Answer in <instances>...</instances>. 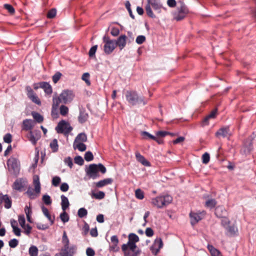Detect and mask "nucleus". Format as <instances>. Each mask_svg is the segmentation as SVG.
I'll return each mask as SVG.
<instances>
[{
	"mask_svg": "<svg viewBox=\"0 0 256 256\" xmlns=\"http://www.w3.org/2000/svg\"><path fill=\"white\" fill-rule=\"evenodd\" d=\"M125 96L128 102L131 106L142 104L144 106L147 104L148 100L142 96H139L137 92L134 90H127Z\"/></svg>",
	"mask_w": 256,
	"mask_h": 256,
	"instance_id": "nucleus-1",
	"label": "nucleus"
},
{
	"mask_svg": "<svg viewBox=\"0 0 256 256\" xmlns=\"http://www.w3.org/2000/svg\"><path fill=\"white\" fill-rule=\"evenodd\" d=\"M86 176L90 178H92L94 180L99 176L98 172H100L102 174H104L106 172V167L102 164H90L88 167L86 168Z\"/></svg>",
	"mask_w": 256,
	"mask_h": 256,
	"instance_id": "nucleus-2",
	"label": "nucleus"
},
{
	"mask_svg": "<svg viewBox=\"0 0 256 256\" xmlns=\"http://www.w3.org/2000/svg\"><path fill=\"white\" fill-rule=\"evenodd\" d=\"M32 184L34 186V189L29 187L26 192L31 200H34L38 198L40 193V183L39 176L38 175L34 176Z\"/></svg>",
	"mask_w": 256,
	"mask_h": 256,
	"instance_id": "nucleus-3",
	"label": "nucleus"
},
{
	"mask_svg": "<svg viewBox=\"0 0 256 256\" xmlns=\"http://www.w3.org/2000/svg\"><path fill=\"white\" fill-rule=\"evenodd\" d=\"M63 247L61 249L60 254L64 256H72L76 250V247L74 246H69V240L66 232H64L62 238Z\"/></svg>",
	"mask_w": 256,
	"mask_h": 256,
	"instance_id": "nucleus-4",
	"label": "nucleus"
},
{
	"mask_svg": "<svg viewBox=\"0 0 256 256\" xmlns=\"http://www.w3.org/2000/svg\"><path fill=\"white\" fill-rule=\"evenodd\" d=\"M172 198L169 195L160 196L152 199V204L158 208H163L170 204Z\"/></svg>",
	"mask_w": 256,
	"mask_h": 256,
	"instance_id": "nucleus-5",
	"label": "nucleus"
},
{
	"mask_svg": "<svg viewBox=\"0 0 256 256\" xmlns=\"http://www.w3.org/2000/svg\"><path fill=\"white\" fill-rule=\"evenodd\" d=\"M9 172L14 175L17 176L20 170V162L14 157H10L7 162Z\"/></svg>",
	"mask_w": 256,
	"mask_h": 256,
	"instance_id": "nucleus-6",
	"label": "nucleus"
},
{
	"mask_svg": "<svg viewBox=\"0 0 256 256\" xmlns=\"http://www.w3.org/2000/svg\"><path fill=\"white\" fill-rule=\"evenodd\" d=\"M147 4L146 6V11L148 16L152 18H155L156 16L154 14L151 6L155 10H159L162 8V5L158 0H147Z\"/></svg>",
	"mask_w": 256,
	"mask_h": 256,
	"instance_id": "nucleus-7",
	"label": "nucleus"
},
{
	"mask_svg": "<svg viewBox=\"0 0 256 256\" xmlns=\"http://www.w3.org/2000/svg\"><path fill=\"white\" fill-rule=\"evenodd\" d=\"M122 250L124 256H139L142 252L141 250L138 246L131 248L130 246L122 244Z\"/></svg>",
	"mask_w": 256,
	"mask_h": 256,
	"instance_id": "nucleus-8",
	"label": "nucleus"
},
{
	"mask_svg": "<svg viewBox=\"0 0 256 256\" xmlns=\"http://www.w3.org/2000/svg\"><path fill=\"white\" fill-rule=\"evenodd\" d=\"M103 42L104 43V50L106 54H110L114 51L116 47L115 40H110L108 36L103 37Z\"/></svg>",
	"mask_w": 256,
	"mask_h": 256,
	"instance_id": "nucleus-9",
	"label": "nucleus"
},
{
	"mask_svg": "<svg viewBox=\"0 0 256 256\" xmlns=\"http://www.w3.org/2000/svg\"><path fill=\"white\" fill-rule=\"evenodd\" d=\"M72 130V127L70 124L64 120L60 121L56 128V130L58 134H65L70 133Z\"/></svg>",
	"mask_w": 256,
	"mask_h": 256,
	"instance_id": "nucleus-10",
	"label": "nucleus"
},
{
	"mask_svg": "<svg viewBox=\"0 0 256 256\" xmlns=\"http://www.w3.org/2000/svg\"><path fill=\"white\" fill-rule=\"evenodd\" d=\"M62 99V103L66 104L70 102L74 98V94L70 90H64L60 94Z\"/></svg>",
	"mask_w": 256,
	"mask_h": 256,
	"instance_id": "nucleus-11",
	"label": "nucleus"
},
{
	"mask_svg": "<svg viewBox=\"0 0 256 256\" xmlns=\"http://www.w3.org/2000/svg\"><path fill=\"white\" fill-rule=\"evenodd\" d=\"M26 92L27 96L30 100L38 106L41 105V101L40 99L30 86H26Z\"/></svg>",
	"mask_w": 256,
	"mask_h": 256,
	"instance_id": "nucleus-12",
	"label": "nucleus"
},
{
	"mask_svg": "<svg viewBox=\"0 0 256 256\" xmlns=\"http://www.w3.org/2000/svg\"><path fill=\"white\" fill-rule=\"evenodd\" d=\"M206 214V212L204 210L199 212H190V217L192 225L194 226L202 220Z\"/></svg>",
	"mask_w": 256,
	"mask_h": 256,
	"instance_id": "nucleus-13",
	"label": "nucleus"
},
{
	"mask_svg": "<svg viewBox=\"0 0 256 256\" xmlns=\"http://www.w3.org/2000/svg\"><path fill=\"white\" fill-rule=\"evenodd\" d=\"M162 246L163 242L162 239L160 238H158L155 239L154 244L150 248V250L153 254L156 256Z\"/></svg>",
	"mask_w": 256,
	"mask_h": 256,
	"instance_id": "nucleus-14",
	"label": "nucleus"
},
{
	"mask_svg": "<svg viewBox=\"0 0 256 256\" xmlns=\"http://www.w3.org/2000/svg\"><path fill=\"white\" fill-rule=\"evenodd\" d=\"M188 10L186 6L182 4L180 8H178V12L174 15V18L177 21L183 20L186 14L188 13Z\"/></svg>",
	"mask_w": 256,
	"mask_h": 256,
	"instance_id": "nucleus-15",
	"label": "nucleus"
},
{
	"mask_svg": "<svg viewBox=\"0 0 256 256\" xmlns=\"http://www.w3.org/2000/svg\"><path fill=\"white\" fill-rule=\"evenodd\" d=\"M218 138H226L230 136V130L228 126H223L220 128L215 134Z\"/></svg>",
	"mask_w": 256,
	"mask_h": 256,
	"instance_id": "nucleus-16",
	"label": "nucleus"
},
{
	"mask_svg": "<svg viewBox=\"0 0 256 256\" xmlns=\"http://www.w3.org/2000/svg\"><path fill=\"white\" fill-rule=\"evenodd\" d=\"M4 204L6 208H10L12 206V200L8 194L4 195L0 193V205Z\"/></svg>",
	"mask_w": 256,
	"mask_h": 256,
	"instance_id": "nucleus-17",
	"label": "nucleus"
},
{
	"mask_svg": "<svg viewBox=\"0 0 256 256\" xmlns=\"http://www.w3.org/2000/svg\"><path fill=\"white\" fill-rule=\"evenodd\" d=\"M226 230V234L229 236H234L238 235V230L236 224L229 225L225 228Z\"/></svg>",
	"mask_w": 256,
	"mask_h": 256,
	"instance_id": "nucleus-18",
	"label": "nucleus"
},
{
	"mask_svg": "<svg viewBox=\"0 0 256 256\" xmlns=\"http://www.w3.org/2000/svg\"><path fill=\"white\" fill-rule=\"evenodd\" d=\"M36 124V122L31 119H26L23 120L22 130L26 131L32 130Z\"/></svg>",
	"mask_w": 256,
	"mask_h": 256,
	"instance_id": "nucleus-19",
	"label": "nucleus"
},
{
	"mask_svg": "<svg viewBox=\"0 0 256 256\" xmlns=\"http://www.w3.org/2000/svg\"><path fill=\"white\" fill-rule=\"evenodd\" d=\"M139 241L138 236L133 233H131L128 236V240L126 244H126L128 246H130L131 248L137 246L136 245V242Z\"/></svg>",
	"mask_w": 256,
	"mask_h": 256,
	"instance_id": "nucleus-20",
	"label": "nucleus"
},
{
	"mask_svg": "<svg viewBox=\"0 0 256 256\" xmlns=\"http://www.w3.org/2000/svg\"><path fill=\"white\" fill-rule=\"evenodd\" d=\"M116 46H118L120 50H122L126 44V36L124 34L120 36L116 40H115Z\"/></svg>",
	"mask_w": 256,
	"mask_h": 256,
	"instance_id": "nucleus-21",
	"label": "nucleus"
},
{
	"mask_svg": "<svg viewBox=\"0 0 256 256\" xmlns=\"http://www.w3.org/2000/svg\"><path fill=\"white\" fill-rule=\"evenodd\" d=\"M40 88L44 90V92L47 95L50 96L52 92V86L50 84L46 82H40Z\"/></svg>",
	"mask_w": 256,
	"mask_h": 256,
	"instance_id": "nucleus-22",
	"label": "nucleus"
},
{
	"mask_svg": "<svg viewBox=\"0 0 256 256\" xmlns=\"http://www.w3.org/2000/svg\"><path fill=\"white\" fill-rule=\"evenodd\" d=\"M25 186L24 181L22 178L16 179L12 184L14 190L21 191Z\"/></svg>",
	"mask_w": 256,
	"mask_h": 256,
	"instance_id": "nucleus-23",
	"label": "nucleus"
},
{
	"mask_svg": "<svg viewBox=\"0 0 256 256\" xmlns=\"http://www.w3.org/2000/svg\"><path fill=\"white\" fill-rule=\"evenodd\" d=\"M136 160L142 165L146 166H150V162L146 160L144 157L140 152H137L136 153Z\"/></svg>",
	"mask_w": 256,
	"mask_h": 256,
	"instance_id": "nucleus-24",
	"label": "nucleus"
},
{
	"mask_svg": "<svg viewBox=\"0 0 256 256\" xmlns=\"http://www.w3.org/2000/svg\"><path fill=\"white\" fill-rule=\"evenodd\" d=\"M113 182V179L112 178H106L96 183V186L100 188L108 184H110Z\"/></svg>",
	"mask_w": 256,
	"mask_h": 256,
	"instance_id": "nucleus-25",
	"label": "nucleus"
},
{
	"mask_svg": "<svg viewBox=\"0 0 256 256\" xmlns=\"http://www.w3.org/2000/svg\"><path fill=\"white\" fill-rule=\"evenodd\" d=\"M88 114L84 110H80L78 116V120L80 123L84 124L88 119Z\"/></svg>",
	"mask_w": 256,
	"mask_h": 256,
	"instance_id": "nucleus-26",
	"label": "nucleus"
},
{
	"mask_svg": "<svg viewBox=\"0 0 256 256\" xmlns=\"http://www.w3.org/2000/svg\"><path fill=\"white\" fill-rule=\"evenodd\" d=\"M252 148V144L251 142H250L248 144H244L241 150V152L245 155H247L250 153Z\"/></svg>",
	"mask_w": 256,
	"mask_h": 256,
	"instance_id": "nucleus-27",
	"label": "nucleus"
},
{
	"mask_svg": "<svg viewBox=\"0 0 256 256\" xmlns=\"http://www.w3.org/2000/svg\"><path fill=\"white\" fill-rule=\"evenodd\" d=\"M62 202L61 206L62 208L63 211H66V210L70 206V203L68 202V198L64 195H62L60 196Z\"/></svg>",
	"mask_w": 256,
	"mask_h": 256,
	"instance_id": "nucleus-28",
	"label": "nucleus"
},
{
	"mask_svg": "<svg viewBox=\"0 0 256 256\" xmlns=\"http://www.w3.org/2000/svg\"><path fill=\"white\" fill-rule=\"evenodd\" d=\"M41 208L44 214L48 218V219L50 222L51 224H53L54 220V217L53 216V218H52L49 213L48 209L44 206H42Z\"/></svg>",
	"mask_w": 256,
	"mask_h": 256,
	"instance_id": "nucleus-29",
	"label": "nucleus"
},
{
	"mask_svg": "<svg viewBox=\"0 0 256 256\" xmlns=\"http://www.w3.org/2000/svg\"><path fill=\"white\" fill-rule=\"evenodd\" d=\"M87 141V136L85 133L79 134L76 138L74 142H84Z\"/></svg>",
	"mask_w": 256,
	"mask_h": 256,
	"instance_id": "nucleus-30",
	"label": "nucleus"
},
{
	"mask_svg": "<svg viewBox=\"0 0 256 256\" xmlns=\"http://www.w3.org/2000/svg\"><path fill=\"white\" fill-rule=\"evenodd\" d=\"M208 248L210 251L212 256H222L220 252L218 250L214 248L212 246L208 244Z\"/></svg>",
	"mask_w": 256,
	"mask_h": 256,
	"instance_id": "nucleus-31",
	"label": "nucleus"
},
{
	"mask_svg": "<svg viewBox=\"0 0 256 256\" xmlns=\"http://www.w3.org/2000/svg\"><path fill=\"white\" fill-rule=\"evenodd\" d=\"M73 148L74 150L78 149L80 152H84L86 150V146L83 142H74Z\"/></svg>",
	"mask_w": 256,
	"mask_h": 256,
	"instance_id": "nucleus-32",
	"label": "nucleus"
},
{
	"mask_svg": "<svg viewBox=\"0 0 256 256\" xmlns=\"http://www.w3.org/2000/svg\"><path fill=\"white\" fill-rule=\"evenodd\" d=\"M50 146L53 152H57L58 150V140L56 138L52 140L50 144Z\"/></svg>",
	"mask_w": 256,
	"mask_h": 256,
	"instance_id": "nucleus-33",
	"label": "nucleus"
},
{
	"mask_svg": "<svg viewBox=\"0 0 256 256\" xmlns=\"http://www.w3.org/2000/svg\"><path fill=\"white\" fill-rule=\"evenodd\" d=\"M28 138L29 140H30L32 144H36L40 138V136L36 134V136H34L33 132L30 130L28 135Z\"/></svg>",
	"mask_w": 256,
	"mask_h": 256,
	"instance_id": "nucleus-34",
	"label": "nucleus"
},
{
	"mask_svg": "<svg viewBox=\"0 0 256 256\" xmlns=\"http://www.w3.org/2000/svg\"><path fill=\"white\" fill-rule=\"evenodd\" d=\"M61 102H62L60 95L58 96H54L52 98V107L58 108Z\"/></svg>",
	"mask_w": 256,
	"mask_h": 256,
	"instance_id": "nucleus-35",
	"label": "nucleus"
},
{
	"mask_svg": "<svg viewBox=\"0 0 256 256\" xmlns=\"http://www.w3.org/2000/svg\"><path fill=\"white\" fill-rule=\"evenodd\" d=\"M32 115L36 122L38 123H42L43 122L44 118L39 113L32 112Z\"/></svg>",
	"mask_w": 256,
	"mask_h": 256,
	"instance_id": "nucleus-36",
	"label": "nucleus"
},
{
	"mask_svg": "<svg viewBox=\"0 0 256 256\" xmlns=\"http://www.w3.org/2000/svg\"><path fill=\"white\" fill-rule=\"evenodd\" d=\"M38 248L36 246H32L28 250V253L30 256H38Z\"/></svg>",
	"mask_w": 256,
	"mask_h": 256,
	"instance_id": "nucleus-37",
	"label": "nucleus"
},
{
	"mask_svg": "<svg viewBox=\"0 0 256 256\" xmlns=\"http://www.w3.org/2000/svg\"><path fill=\"white\" fill-rule=\"evenodd\" d=\"M216 204V202L214 199H209L206 201L205 203V206L207 208H212Z\"/></svg>",
	"mask_w": 256,
	"mask_h": 256,
	"instance_id": "nucleus-38",
	"label": "nucleus"
},
{
	"mask_svg": "<svg viewBox=\"0 0 256 256\" xmlns=\"http://www.w3.org/2000/svg\"><path fill=\"white\" fill-rule=\"evenodd\" d=\"M92 196L96 199L102 200L104 198L105 194L102 191H99L96 193H92Z\"/></svg>",
	"mask_w": 256,
	"mask_h": 256,
	"instance_id": "nucleus-39",
	"label": "nucleus"
},
{
	"mask_svg": "<svg viewBox=\"0 0 256 256\" xmlns=\"http://www.w3.org/2000/svg\"><path fill=\"white\" fill-rule=\"evenodd\" d=\"M60 112L62 116H66L68 112V108L64 105H62L60 108Z\"/></svg>",
	"mask_w": 256,
	"mask_h": 256,
	"instance_id": "nucleus-40",
	"label": "nucleus"
},
{
	"mask_svg": "<svg viewBox=\"0 0 256 256\" xmlns=\"http://www.w3.org/2000/svg\"><path fill=\"white\" fill-rule=\"evenodd\" d=\"M78 214L80 218H82L88 214V211L84 208H80L78 210Z\"/></svg>",
	"mask_w": 256,
	"mask_h": 256,
	"instance_id": "nucleus-41",
	"label": "nucleus"
},
{
	"mask_svg": "<svg viewBox=\"0 0 256 256\" xmlns=\"http://www.w3.org/2000/svg\"><path fill=\"white\" fill-rule=\"evenodd\" d=\"M62 76V74L61 72H56V74L52 77V80L54 83L56 84L60 80Z\"/></svg>",
	"mask_w": 256,
	"mask_h": 256,
	"instance_id": "nucleus-42",
	"label": "nucleus"
},
{
	"mask_svg": "<svg viewBox=\"0 0 256 256\" xmlns=\"http://www.w3.org/2000/svg\"><path fill=\"white\" fill-rule=\"evenodd\" d=\"M60 218L63 222H66L69 220V216L65 211L60 214Z\"/></svg>",
	"mask_w": 256,
	"mask_h": 256,
	"instance_id": "nucleus-43",
	"label": "nucleus"
},
{
	"mask_svg": "<svg viewBox=\"0 0 256 256\" xmlns=\"http://www.w3.org/2000/svg\"><path fill=\"white\" fill-rule=\"evenodd\" d=\"M84 158L87 162H90L94 159V156L91 152H87L85 153Z\"/></svg>",
	"mask_w": 256,
	"mask_h": 256,
	"instance_id": "nucleus-44",
	"label": "nucleus"
},
{
	"mask_svg": "<svg viewBox=\"0 0 256 256\" xmlns=\"http://www.w3.org/2000/svg\"><path fill=\"white\" fill-rule=\"evenodd\" d=\"M60 182H61V179H60V177H59L58 176H55L52 178V186L56 187L60 184Z\"/></svg>",
	"mask_w": 256,
	"mask_h": 256,
	"instance_id": "nucleus-45",
	"label": "nucleus"
},
{
	"mask_svg": "<svg viewBox=\"0 0 256 256\" xmlns=\"http://www.w3.org/2000/svg\"><path fill=\"white\" fill-rule=\"evenodd\" d=\"M90 75L88 72L84 73L82 77V79L86 82V83L90 86V82L89 80Z\"/></svg>",
	"mask_w": 256,
	"mask_h": 256,
	"instance_id": "nucleus-46",
	"label": "nucleus"
},
{
	"mask_svg": "<svg viewBox=\"0 0 256 256\" xmlns=\"http://www.w3.org/2000/svg\"><path fill=\"white\" fill-rule=\"evenodd\" d=\"M125 6H126V8L127 9V10L130 16L132 19H134V16L132 14V10L130 8V4L128 0L126 1V3H125Z\"/></svg>",
	"mask_w": 256,
	"mask_h": 256,
	"instance_id": "nucleus-47",
	"label": "nucleus"
},
{
	"mask_svg": "<svg viewBox=\"0 0 256 256\" xmlns=\"http://www.w3.org/2000/svg\"><path fill=\"white\" fill-rule=\"evenodd\" d=\"M56 14V10L55 8H52L50 10L47 14V18H54Z\"/></svg>",
	"mask_w": 256,
	"mask_h": 256,
	"instance_id": "nucleus-48",
	"label": "nucleus"
},
{
	"mask_svg": "<svg viewBox=\"0 0 256 256\" xmlns=\"http://www.w3.org/2000/svg\"><path fill=\"white\" fill-rule=\"evenodd\" d=\"M8 244L10 248H15L18 244V240L16 238H13L9 241Z\"/></svg>",
	"mask_w": 256,
	"mask_h": 256,
	"instance_id": "nucleus-49",
	"label": "nucleus"
},
{
	"mask_svg": "<svg viewBox=\"0 0 256 256\" xmlns=\"http://www.w3.org/2000/svg\"><path fill=\"white\" fill-rule=\"evenodd\" d=\"M230 220L229 219L226 217L222 218V220H221V224L222 226L226 228V226L230 225Z\"/></svg>",
	"mask_w": 256,
	"mask_h": 256,
	"instance_id": "nucleus-50",
	"label": "nucleus"
},
{
	"mask_svg": "<svg viewBox=\"0 0 256 256\" xmlns=\"http://www.w3.org/2000/svg\"><path fill=\"white\" fill-rule=\"evenodd\" d=\"M42 199L44 203L46 205H50L52 204L50 197L48 194L44 195Z\"/></svg>",
	"mask_w": 256,
	"mask_h": 256,
	"instance_id": "nucleus-51",
	"label": "nucleus"
},
{
	"mask_svg": "<svg viewBox=\"0 0 256 256\" xmlns=\"http://www.w3.org/2000/svg\"><path fill=\"white\" fill-rule=\"evenodd\" d=\"M210 159V154L208 152H205L202 156V162L203 164H207Z\"/></svg>",
	"mask_w": 256,
	"mask_h": 256,
	"instance_id": "nucleus-52",
	"label": "nucleus"
},
{
	"mask_svg": "<svg viewBox=\"0 0 256 256\" xmlns=\"http://www.w3.org/2000/svg\"><path fill=\"white\" fill-rule=\"evenodd\" d=\"M146 37L144 36L140 35L137 36L136 40V42L138 44H141L146 41Z\"/></svg>",
	"mask_w": 256,
	"mask_h": 256,
	"instance_id": "nucleus-53",
	"label": "nucleus"
},
{
	"mask_svg": "<svg viewBox=\"0 0 256 256\" xmlns=\"http://www.w3.org/2000/svg\"><path fill=\"white\" fill-rule=\"evenodd\" d=\"M136 197L140 200H142L144 198V192L140 189H138L135 192Z\"/></svg>",
	"mask_w": 256,
	"mask_h": 256,
	"instance_id": "nucleus-54",
	"label": "nucleus"
},
{
	"mask_svg": "<svg viewBox=\"0 0 256 256\" xmlns=\"http://www.w3.org/2000/svg\"><path fill=\"white\" fill-rule=\"evenodd\" d=\"M141 134L142 136L144 137H146L153 140H157V138L156 136H154L153 135H152L147 132H142Z\"/></svg>",
	"mask_w": 256,
	"mask_h": 256,
	"instance_id": "nucleus-55",
	"label": "nucleus"
},
{
	"mask_svg": "<svg viewBox=\"0 0 256 256\" xmlns=\"http://www.w3.org/2000/svg\"><path fill=\"white\" fill-rule=\"evenodd\" d=\"M168 134L170 135L171 136H174V134L166 131H158L156 132V136L160 137H164Z\"/></svg>",
	"mask_w": 256,
	"mask_h": 256,
	"instance_id": "nucleus-56",
	"label": "nucleus"
},
{
	"mask_svg": "<svg viewBox=\"0 0 256 256\" xmlns=\"http://www.w3.org/2000/svg\"><path fill=\"white\" fill-rule=\"evenodd\" d=\"M74 162L80 166H82L84 164V161L81 156H76L74 159Z\"/></svg>",
	"mask_w": 256,
	"mask_h": 256,
	"instance_id": "nucleus-57",
	"label": "nucleus"
},
{
	"mask_svg": "<svg viewBox=\"0 0 256 256\" xmlns=\"http://www.w3.org/2000/svg\"><path fill=\"white\" fill-rule=\"evenodd\" d=\"M217 112V110L215 109L214 110H212L210 114H208L205 118H204V122H206L210 118H214L216 116Z\"/></svg>",
	"mask_w": 256,
	"mask_h": 256,
	"instance_id": "nucleus-58",
	"label": "nucleus"
},
{
	"mask_svg": "<svg viewBox=\"0 0 256 256\" xmlns=\"http://www.w3.org/2000/svg\"><path fill=\"white\" fill-rule=\"evenodd\" d=\"M18 222L20 224V226H22V228H24V224H26V220L25 218L24 214L20 215L18 216Z\"/></svg>",
	"mask_w": 256,
	"mask_h": 256,
	"instance_id": "nucleus-59",
	"label": "nucleus"
},
{
	"mask_svg": "<svg viewBox=\"0 0 256 256\" xmlns=\"http://www.w3.org/2000/svg\"><path fill=\"white\" fill-rule=\"evenodd\" d=\"M98 48V46L95 45L92 46L89 50L88 54L90 57H92L95 55L96 50Z\"/></svg>",
	"mask_w": 256,
	"mask_h": 256,
	"instance_id": "nucleus-60",
	"label": "nucleus"
},
{
	"mask_svg": "<svg viewBox=\"0 0 256 256\" xmlns=\"http://www.w3.org/2000/svg\"><path fill=\"white\" fill-rule=\"evenodd\" d=\"M24 230V232L27 234L28 235L32 230V227L28 224H24V228H22Z\"/></svg>",
	"mask_w": 256,
	"mask_h": 256,
	"instance_id": "nucleus-61",
	"label": "nucleus"
},
{
	"mask_svg": "<svg viewBox=\"0 0 256 256\" xmlns=\"http://www.w3.org/2000/svg\"><path fill=\"white\" fill-rule=\"evenodd\" d=\"M51 115L54 119L58 118L59 115L58 112V108L52 107Z\"/></svg>",
	"mask_w": 256,
	"mask_h": 256,
	"instance_id": "nucleus-62",
	"label": "nucleus"
},
{
	"mask_svg": "<svg viewBox=\"0 0 256 256\" xmlns=\"http://www.w3.org/2000/svg\"><path fill=\"white\" fill-rule=\"evenodd\" d=\"M4 140L5 142L10 144L12 141V136L10 134H6L4 137Z\"/></svg>",
	"mask_w": 256,
	"mask_h": 256,
	"instance_id": "nucleus-63",
	"label": "nucleus"
},
{
	"mask_svg": "<svg viewBox=\"0 0 256 256\" xmlns=\"http://www.w3.org/2000/svg\"><path fill=\"white\" fill-rule=\"evenodd\" d=\"M86 254L87 256H94L95 252L92 248H88L86 250Z\"/></svg>",
	"mask_w": 256,
	"mask_h": 256,
	"instance_id": "nucleus-64",
	"label": "nucleus"
}]
</instances>
